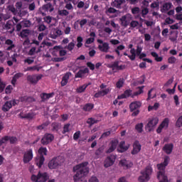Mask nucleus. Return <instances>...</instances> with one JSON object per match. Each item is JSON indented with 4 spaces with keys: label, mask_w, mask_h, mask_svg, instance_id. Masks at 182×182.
Returning <instances> with one entry per match:
<instances>
[{
    "label": "nucleus",
    "mask_w": 182,
    "mask_h": 182,
    "mask_svg": "<svg viewBox=\"0 0 182 182\" xmlns=\"http://www.w3.org/2000/svg\"><path fill=\"white\" fill-rule=\"evenodd\" d=\"M63 161H65V159H63L62 156L55 157L49 161L48 167L51 170H53V168H58L62 166Z\"/></svg>",
    "instance_id": "5"
},
{
    "label": "nucleus",
    "mask_w": 182,
    "mask_h": 182,
    "mask_svg": "<svg viewBox=\"0 0 182 182\" xmlns=\"http://www.w3.org/2000/svg\"><path fill=\"white\" fill-rule=\"evenodd\" d=\"M117 12V10H116L114 8L110 7L106 11V14H116Z\"/></svg>",
    "instance_id": "59"
},
{
    "label": "nucleus",
    "mask_w": 182,
    "mask_h": 182,
    "mask_svg": "<svg viewBox=\"0 0 182 182\" xmlns=\"http://www.w3.org/2000/svg\"><path fill=\"white\" fill-rule=\"evenodd\" d=\"M79 137H80V131L76 132L73 135L74 140H78Z\"/></svg>",
    "instance_id": "62"
},
{
    "label": "nucleus",
    "mask_w": 182,
    "mask_h": 182,
    "mask_svg": "<svg viewBox=\"0 0 182 182\" xmlns=\"http://www.w3.org/2000/svg\"><path fill=\"white\" fill-rule=\"evenodd\" d=\"M86 73H89V68H85L83 70H80L75 75V77H83Z\"/></svg>",
    "instance_id": "33"
},
{
    "label": "nucleus",
    "mask_w": 182,
    "mask_h": 182,
    "mask_svg": "<svg viewBox=\"0 0 182 182\" xmlns=\"http://www.w3.org/2000/svg\"><path fill=\"white\" fill-rule=\"evenodd\" d=\"M49 180V175L46 172H38L37 175L31 176V181L33 182H46Z\"/></svg>",
    "instance_id": "4"
},
{
    "label": "nucleus",
    "mask_w": 182,
    "mask_h": 182,
    "mask_svg": "<svg viewBox=\"0 0 182 182\" xmlns=\"http://www.w3.org/2000/svg\"><path fill=\"white\" fill-rule=\"evenodd\" d=\"M87 162H82L73 168V171L76 172L73 178L75 182H87L86 180L82 179L84 176L89 174V167H87Z\"/></svg>",
    "instance_id": "1"
},
{
    "label": "nucleus",
    "mask_w": 182,
    "mask_h": 182,
    "mask_svg": "<svg viewBox=\"0 0 182 182\" xmlns=\"http://www.w3.org/2000/svg\"><path fill=\"white\" fill-rule=\"evenodd\" d=\"M88 182H100V181L96 176H92L88 179Z\"/></svg>",
    "instance_id": "57"
},
{
    "label": "nucleus",
    "mask_w": 182,
    "mask_h": 182,
    "mask_svg": "<svg viewBox=\"0 0 182 182\" xmlns=\"http://www.w3.org/2000/svg\"><path fill=\"white\" fill-rule=\"evenodd\" d=\"M65 57H63V58H53L52 59H51V60L53 61V62H63V60H65Z\"/></svg>",
    "instance_id": "60"
},
{
    "label": "nucleus",
    "mask_w": 182,
    "mask_h": 182,
    "mask_svg": "<svg viewBox=\"0 0 182 182\" xmlns=\"http://www.w3.org/2000/svg\"><path fill=\"white\" fill-rule=\"evenodd\" d=\"M59 15H60V16H68V15H69V11H68V10H61L58 11Z\"/></svg>",
    "instance_id": "54"
},
{
    "label": "nucleus",
    "mask_w": 182,
    "mask_h": 182,
    "mask_svg": "<svg viewBox=\"0 0 182 182\" xmlns=\"http://www.w3.org/2000/svg\"><path fill=\"white\" fill-rule=\"evenodd\" d=\"M173 6V4L171 3H165L163 5L161 11L162 12H167V11H168L169 9H171V7Z\"/></svg>",
    "instance_id": "37"
},
{
    "label": "nucleus",
    "mask_w": 182,
    "mask_h": 182,
    "mask_svg": "<svg viewBox=\"0 0 182 182\" xmlns=\"http://www.w3.org/2000/svg\"><path fill=\"white\" fill-rule=\"evenodd\" d=\"M163 150L166 154H171L173 151V144H167L163 148Z\"/></svg>",
    "instance_id": "31"
},
{
    "label": "nucleus",
    "mask_w": 182,
    "mask_h": 182,
    "mask_svg": "<svg viewBox=\"0 0 182 182\" xmlns=\"http://www.w3.org/2000/svg\"><path fill=\"white\" fill-rule=\"evenodd\" d=\"M11 144H15V143H16V141H18V139L15 136H9V139Z\"/></svg>",
    "instance_id": "58"
},
{
    "label": "nucleus",
    "mask_w": 182,
    "mask_h": 182,
    "mask_svg": "<svg viewBox=\"0 0 182 182\" xmlns=\"http://www.w3.org/2000/svg\"><path fill=\"white\" fill-rule=\"evenodd\" d=\"M53 139L54 136L51 134H46L41 139V143L44 146H46V144H49V143H51Z\"/></svg>",
    "instance_id": "14"
},
{
    "label": "nucleus",
    "mask_w": 182,
    "mask_h": 182,
    "mask_svg": "<svg viewBox=\"0 0 182 182\" xmlns=\"http://www.w3.org/2000/svg\"><path fill=\"white\" fill-rule=\"evenodd\" d=\"M44 161H45V157H43V156H38L36 158V164L39 168L42 167V165L43 164Z\"/></svg>",
    "instance_id": "30"
},
{
    "label": "nucleus",
    "mask_w": 182,
    "mask_h": 182,
    "mask_svg": "<svg viewBox=\"0 0 182 182\" xmlns=\"http://www.w3.org/2000/svg\"><path fill=\"white\" fill-rule=\"evenodd\" d=\"M36 8V5L35 4V2L31 3L28 5V9L29 11H35V9Z\"/></svg>",
    "instance_id": "61"
},
{
    "label": "nucleus",
    "mask_w": 182,
    "mask_h": 182,
    "mask_svg": "<svg viewBox=\"0 0 182 182\" xmlns=\"http://www.w3.org/2000/svg\"><path fill=\"white\" fill-rule=\"evenodd\" d=\"M139 91L133 93L132 95V98H134L135 96H139V95H141V93H143V87H139Z\"/></svg>",
    "instance_id": "50"
},
{
    "label": "nucleus",
    "mask_w": 182,
    "mask_h": 182,
    "mask_svg": "<svg viewBox=\"0 0 182 182\" xmlns=\"http://www.w3.org/2000/svg\"><path fill=\"white\" fill-rule=\"evenodd\" d=\"M132 13L133 14V15H137L139 14H140V8L139 7H134L132 9Z\"/></svg>",
    "instance_id": "56"
},
{
    "label": "nucleus",
    "mask_w": 182,
    "mask_h": 182,
    "mask_svg": "<svg viewBox=\"0 0 182 182\" xmlns=\"http://www.w3.org/2000/svg\"><path fill=\"white\" fill-rule=\"evenodd\" d=\"M5 43L6 45L9 46L6 48V50H12V48H15V44H14V41L11 39H7Z\"/></svg>",
    "instance_id": "34"
},
{
    "label": "nucleus",
    "mask_w": 182,
    "mask_h": 182,
    "mask_svg": "<svg viewBox=\"0 0 182 182\" xmlns=\"http://www.w3.org/2000/svg\"><path fill=\"white\" fill-rule=\"evenodd\" d=\"M21 38H26L29 36V30H23L21 32Z\"/></svg>",
    "instance_id": "52"
},
{
    "label": "nucleus",
    "mask_w": 182,
    "mask_h": 182,
    "mask_svg": "<svg viewBox=\"0 0 182 182\" xmlns=\"http://www.w3.org/2000/svg\"><path fill=\"white\" fill-rule=\"evenodd\" d=\"M119 21L121 22L122 26H124L125 28L130 25L131 21H133V16L130 14H127L124 16H122Z\"/></svg>",
    "instance_id": "7"
},
{
    "label": "nucleus",
    "mask_w": 182,
    "mask_h": 182,
    "mask_svg": "<svg viewBox=\"0 0 182 182\" xmlns=\"http://www.w3.org/2000/svg\"><path fill=\"white\" fill-rule=\"evenodd\" d=\"M151 56L155 58V60H156V62H161L163 60V58L159 57V54H157V53H156V52H151Z\"/></svg>",
    "instance_id": "40"
},
{
    "label": "nucleus",
    "mask_w": 182,
    "mask_h": 182,
    "mask_svg": "<svg viewBox=\"0 0 182 182\" xmlns=\"http://www.w3.org/2000/svg\"><path fill=\"white\" fill-rule=\"evenodd\" d=\"M169 161L170 158L168 156H166L164 158V163L157 165L158 170L159 171L158 172L157 177L159 182H168V178H167V176H166L164 170H166V166L168 165Z\"/></svg>",
    "instance_id": "2"
},
{
    "label": "nucleus",
    "mask_w": 182,
    "mask_h": 182,
    "mask_svg": "<svg viewBox=\"0 0 182 182\" xmlns=\"http://www.w3.org/2000/svg\"><path fill=\"white\" fill-rule=\"evenodd\" d=\"M93 104L88 103L84 106L83 109L85 110V112H90V110L93 109Z\"/></svg>",
    "instance_id": "42"
},
{
    "label": "nucleus",
    "mask_w": 182,
    "mask_h": 182,
    "mask_svg": "<svg viewBox=\"0 0 182 182\" xmlns=\"http://www.w3.org/2000/svg\"><path fill=\"white\" fill-rule=\"evenodd\" d=\"M110 87L101 90L95 94L94 97L98 98L102 97L103 96H106V95H109V93H110Z\"/></svg>",
    "instance_id": "17"
},
{
    "label": "nucleus",
    "mask_w": 182,
    "mask_h": 182,
    "mask_svg": "<svg viewBox=\"0 0 182 182\" xmlns=\"http://www.w3.org/2000/svg\"><path fill=\"white\" fill-rule=\"evenodd\" d=\"M60 35H62V31L58 28H53L50 32V37L52 38V39H56V38L60 36Z\"/></svg>",
    "instance_id": "22"
},
{
    "label": "nucleus",
    "mask_w": 182,
    "mask_h": 182,
    "mask_svg": "<svg viewBox=\"0 0 182 182\" xmlns=\"http://www.w3.org/2000/svg\"><path fill=\"white\" fill-rule=\"evenodd\" d=\"M130 53H131V55H128V58L130 59V60H135L136 56H137L136 49L132 48L130 50Z\"/></svg>",
    "instance_id": "36"
},
{
    "label": "nucleus",
    "mask_w": 182,
    "mask_h": 182,
    "mask_svg": "<svg viewBox=\"0 0 182 182\" xmlns=\"http://www.w3.org/2000/svg\"><path fill=\"white\" fill-rule=\"evenodd\" d=\"M159 124V118L154 117L149 119L147 124L145 127L148 132H153L156 129V126Z\"/></svg>",
    "instance_id": "6"
},
{
    "label": "nucleus",
    "mask_w": 182,
    "mask_h": 182,
    "mask_svg": "<svg viewBox=\"0 0 182 182\" xmlns=\"http://www.w3.org/2000/svg\"><path fill=\"white\" fill-rule=\"evenodd\" d=\"M109 68H111L114 72H117V70H123V69H124V65H119V61H115L109 65Z\"/></svg>",
    "instance_id": "20"
},
{
    "label": "nucleus",
    "mask_w": 182,
    "mask_h": 182,
    "mask_svg": "<svg viewBox=\"0 0 182 182\" xmlns=\"http://www.w3.org/2000/svg\"><path fill=\"white\" fill-rule=\"evenodd\" d=\"M168 123H170V119H168V118H165L157 128L156 132L161 133L163 129H167V127H168Z\"/></svg>",
    "instance_id": "15"
},
{
    "label": "nucleus",
    "mask_w": 182,
    "mask_h": 182,
    "mask_svg": "<svg viewBox=\"0 0 182 182\" xmlns=\"http://www.w3.org/2000/svg\"><path fill=\"white\" fill-rule=\"evenodd\" d=\"M14 25H15V23L14 22V21L9 20L4 25V29L9 31V33H13L14 31H15V28H14Z\"/></svg>",
    "instance_id": "12"
},
{
    "label": "nucleus",
    "mask_w": 182,
    "mask_h": 182,
    "mask_svg": "<svg viewBox=\"0 0 182 182\" xmlns=\"http://www.w3.org/2000/svg\"><path fill=\"white\" fill-rule=\"evenodd\" d=\"M181 25L182 24H181V23L173 24V25L171 26V29H173V30L174 29H179V28Z\"/></svg>",
    "instance_id": "64"
},
{
    "label": "nucleus",
    "mask_w": 182,
    "mask_h": 182,
    "mask_svg": "<svg viewBox=\"0 0 182 182\" xmlns=\"http://www.w3.org/2000/svg\"><path fill=\"white\" fill-rule=\"evenodd\" d=\"M124 2H126V0H114L112 5L115 8H120L122 6V4H124Z\"/></svg>",
    "instance_id": "35"
},
{
    "label": "nucleus",
    "mask_w": 182,
    "mask_h": 182,
    "mask_svg": "<svg viewBox=\"0 0 182 182\" xmlns=\"http://www.w3.org/2000/svg\"><path fill=\"white\" fill-rule=\"evenodd\" d=\"M87 124L90 126H93L95 123H97V121L93 118H89L87 121Z\"/></svg>",
    "instance_id": "53"
},
{
    "label": "nucleus",
    "mask_w": 182,
    "mask_h": 182,
    "mask_svg": "<svg viewBox=\"0 0 182 182\" xmlns=\"http://www.w3.org/2000/svg\"><path fill=\"white\" fill-rule=\"evenodd\" d=\"M18 116L21 119H27L28 120H32V119L35 117L36 114L33 112H29L27 114L20 113Z\"/></svg>",
    "instance_id": "24"
},
{
    "label": "nucleus",
    "mask_w": 182,
    "mask_h": 182,
    "mask_svg": "<svg viewBox=\"0 0 182 182\" xmlns=\"http://www.w3.org/2000/svg\"><path fill=\"white\" fill-rule=\"evenodd\" d=\"M149 14V9L146 7H141V15L142 18H146V15Z\"/></svg>",
    "instance_id": "44"
},
{
    "label": "nucleus",
    "mask_w": 182,
    "mask_h": 182,
    "mask_svg": "<svg viewBox=\"0 0 182 182\" xmlns=\"http://www.w3.org/2000/svg\"><path fill=\"white\" fill-rule=\"evenodd\" d=\"M70 76H72V73H66L62 78L61 80V86H66V85H68V82H69V77H70Z\"/></svg>",
    "instance_id": "23"
},
{
    "label": "nucleus",
    "mask_w": 182,
    "mask_h": 182,
    "mask_svg": "<svg viewBox=\"0 0 182 182\" xmlns=\"http://www.w3.org/2000/svg\"><path fill=\"white\" fill-rule=\"evenodd\" d=\"M141 150V144L139 141H135L133 144V150L132 154H137Z\"/></svg>",
    "instance_id": "19"
},
{
    "label": "nucleus",
    "mask_w": 182,
    "mask_h": 182,
    "mask_svg": "<svg viewBox=\"0 0 182 182\" xmlns=\"http://www.w3.org/2000/svg\"><path fill=\"white\" fill-rule=\"evenodd\" d=\"M124 144H126V142L124 141H121L119 143V148L117 149L119 153H124V151L129 149V146H124Z\"/></svg>",
    "instance_id": "29"
},
{
    "label": "nucleus",
    "mask_w": 182,
    "mask_h": 182,
    "mask_svg": "<svg viewBox=\"0 0 182 182\" xmlns=\"http://www.w3.org/2000/svg\"><path fill=\"white\" fill-rule=\"evenodd\" d=\"M118 144H119V141H117V139L112 140L109 144V147L107 151V153H112V151H114Z\"/></svg>",
    "instance_id": "21"
},
{
    "label": "nucleus",
    "mask_w": 182,
    "mask_h": 182,
    "mask_svg": "<svg viewBox=\"0 0 182 182\" xmlns=\"http://www.w3.org/2000/svg\"><path fill=\"white\" fill-rule=\"evenodd\" d=\"M114 161H116V156L111 155L105 159L104 166L106 168L110 167V166H113V164H114Z\"/></svg>",
    "instance_id": "13"
},
{
    "label": "nucleus",
    "mask_w": 182,
    "mask_h": 182,
    "mask_svg": "<svg viewBox=\"0 0 182 182\" xmlns=\"http://www.w3.org/2000/svg\"><path fill=\"white\" fill-rule=\"evenodd\" d=\"M38 153L40 154V156H46V153H48V149H46V148H43V147H41L38 149Z\"/></svg>",
    "instance_id": "47"
},
{
    "label": "nucleus",
    "mask_w": 182,
    "mask_h": 182,
    "mask_svg": "<svg viewBox=\"0 0 182 182\" xmlns=\"http://www.w3.org/2000/svg\"><path fill=\"white\" fill-rule=\"evenodd\" d=\"M89 86L87 84H85L83 85H81L77 88V93H83L85 90H86V88Z\"/></svg>",
    "instance_id": "39"
},
{
    "label": "nucleus",
    "mask_w": 182,
    "mask_h": 182,
    "mask_svg": "<svg viewBox=\"0 0 182 182\" xmlns=\"http://www.w3.org/2000/svg\"><path fill=\"white\" fill-rule=\"evenodd\" d=\"M16 104V101L15 100L6 102L2 107L3 112H9L12 109V106H15Z\"/></svg>",
    "instance_id": "11"
},
{
    "label": "nucleus",
    "mask_w": 182,
    "mask_h": 182,
    "mask_svg": "<svg viewBox=\"0 0 182 182\" xmlns=\"http://www.w3.org/2000/svg\"><path fill=\"white\" fill-rule=\"evenodd\" d=\"M133 96V91L132 90H127L123 94L118 96V99H127V97H132Z\"/></svg>",
    "instance_id": "25"
},
{
    "label": "nucleus",
    "mask_w": 182,
    "mask_h": 182,
    "mask_svg": "<svg viewBox=\"0 0 182 182\" xmlns=\"http://www.w3.org/2000/svg\"><path fill=\"white\" fill-rule=\"evenodd\" d=\"M33 159V151L32 149L26 151L23 154V161L25 164L29 163Z\"/></svg>",
    "instance_id": "9"
},
{
    "label": "nucleus",
    "mask_w": 182,
    "mask_h": 182,
    "mask_svg": "<svg viewBox=\"0 0 182 182\" xmlns=\"http://www.w3.org/2000/svg\"><path fill=\"white\" fill-rule=\"evenodd\" d=\"M21 100L22 102H28V103H31L32 102H35V99H33V97H27V96L22 97L21 98Z\"/></svg>",
    "instance_id": "38"
},
{
    "label": "nucleus",
    "mask_w": 182,
    "mask_h": 182,
    "mask_svg": "<svg viewBox=\"0 0 182 182\" xmlns=\"http://www.w3.org/2000/svg\"><path fill=\"white\" fill-rule=\"evenodd\" d=\"M153 173L151 166H146L145 169L141 171V176L138 178L139 182H147L150 180V176Z\"/></svg>",
    "instance_id": "3"
},
{
    "label": "nucleus",
    "mask_w": 182,
    "mask_h": 182,
    "mask_svg": "<svg viewBox=\"0 0 182 182\" xmlns=\"http://www.w3.org/2000/svg\"><path fill=\"white\" fill-rule=\"evenodd\" d=\"M60 49H63V47H62V46H55L50 49V50L53 56H58V52H59Z\"/></svg>",
    "instance_id": "32"
},
{
    "label": "nucleus",
    "mask_w": 182,
    "mask_h": 182,
    "mask_svg": "<svg viewBox=\"0 0 182 182\" xmlns=\"http://www.w3.org/2000/svg\"><path fill=\"white\" fill-rule=\"evenodd\" d=\"M129 25L131 28H139V23L137 21H131Z\"/></svg>",
    "instance_id": "51"
},
{
    "label": "nucleus",
    "mask_w": 182,
    "mask_h": 182,
    "mask_svg": "<svg viewBox=\"0 0 182 182\" xmlns=\"http://www.w3.org/2000/svg\"><path fill=\"white\" fill-rule=\"evenodd\" d=\"M21 25L23 28H29L31 25V21L28 20H23L21 21Z\"/></svg>",
    "instance_id": "48"
},
{
    "label": "nucleus",
    "mask_w": 182,
    "mask_h": 182,
    "mask_svg": "<svg viewBox=\"0 0 182 182\" xmlns=\"http://www.w3.org/2000/svg\"><path fill=\"white\" fill-rule=\"evenodd\" d=\"M70 127V124H66L64 125L63 133L65 134V133H68L70 131L69 128Z\"/></svg>",
    "instance_id": "55"
},
{
    "label": "nucleus",
    "mask_w": 182,
    "mask_h": 182,
    "mask_svg": "<svg viewBox=\"0 0 182 182\" xmlns=\"http://www.w3.org/2000/svg\"><path fill=\"white\" fill-rule=\"evenodd\" d=\"M119 166L121 167H123L125 170H127V168H130L133 166V163L130 161H127L126 159H122L119 161Z\"/></svg>",
    "instance_id": "18"
},
{
    "label": "nucleus",
    "mask_w": 182,
    "mask_h": 182,
    "mask_svg": "<svg viewBox=\"0 0 182 182\" xmlns=\"http://www.w3.org/2000/svg\"><path fill=\"white\" fill-rule=\"evenodd\" d=\"M97 42L100 43L98 46L99 50H100V52H104V53H109L110 50V46L109 45V43L103 42L100 39H98Z\"/></svg>",
    "instance_id": "8"
},
{
    "label": "nucleus",
    "mask_w": 182,
    "mask_h": 182,
    "mask_svg": "<svg viewBox=\"0 0 182 182\" xmlns=\"http://www.w3.org/2000/svg\"><path fill=\"white\" fill-rule=\"evenodd\" d=\"M176 126L177 127H182V116L180 117L178 120L176 121Z\"/></svg>",
    "instance_id": "63"
},
{
    "label": "nucleus",
    "mask_w": 182,
    "mask_h": 182,
    "mask_svg": "<svg viewBox=\"0 0 182 182\" xmlns=\"http://www.w3.org/2000/svg\"><path fill=\"white\" fill-rule=\"evenodd\" d=\"M140 106H141V102L139 101H134L129 105V108H130V110L133 112L134 110L139 109Z\"/></svg>",
    "instance_id": "28"
},
{
    "label": "nucleus",
    "mask_w": 182,
    "mask_h": 182,
    "mask_svg": "<svg viewBox=\"0 0 182 182\" xmlns=\"http://www.w3.org/2000/svg\"><path fill=\"white\" fill-rule=\"evenodd\" d=\"M143 123L137 124L135 126V130H136L138 133H141L143 132Z\"/></svg>",
    "instance_id": "45"
},
{
    "label": "nucleus",
    "mask_w": 182,
    "mask_h": 182,
    "mask_svg": "<svg viewBox=\"0 0 182 182\" xmlns=\"http://www.w3.org/2000/svg\"><path fill=\"white\" fill-rule=\"evenodd\" d=\"M53 96H55V93L54 92H51V93H42L41 94V98L42 102H46L47 100H49V99L52 98Z\"/></svg>",
    "instance_id": "26"
},
{
    "label": "nucleus",
    "mask_w": 182,
    "mask_h": 182,
    "mask_svg": "<svg viewBox=\"0 0 182 182\" xmlns=\"http://www.w3.org/2000/svg\"><path fill=\"white\" fill-rule=\"evenodd\" d=\"M26 70L29 72H33V70H37V72H39L40 68L37 65H34L33 67H28Z\"/></svg>",
    "instance_id": "49"
},
{
    "label": "nucleus",
    "mask_w": 182,
    "mask_h": 182,
    "mask_svg": "<svg viewBox=\"0 0 182 182\" xmlns=\"http://www.w3.org/2000/svg\"><path fill=\"white\" fill-rule=\"evenodd\" d=\"M23 76V74L21 73H18L15 74L11 80V85L15 87L16 86V82H18V79L22 77Z\"/></svg>",
    "instance_id": "27"
},
{
    "label": "nucleus",
    "mask_w": 182,
    "mask_h": 182,
    "mask_svg": "<svg viewBox=\"0 0 182 182\" xmlns=\"http://www.w3.org/2000/svg\"><path fill=\"white\" fill-rule=\"evenodd\" d=\"M65 49H67L70 52H72V50L75 49V43L73 42L69 43L68 45L65 47Z\"/></svg>",
    "instance_id": "43"
},
{
    "label": "nucleus",
    "mask_w": 182,
    "mask_h": 182,
    "mask_svg": "<svg viewBox=\"0 0 182 182\" xmlns=\"http://www.w3.org/2000/svg\"><path fill=\"white\" fill-rule=\"evenodd\" d=\"M124 85V79L120 78L118 82H117L116 86L118 89H120L121 87H123V85Z\"/></svg>",
    "instance_id": "46"
},
{
    "label": "nucleus",
    "mask_w": 182,
    "mask_h": 182,
    "mask_svg": "<svg viewBox=\"0 0 182 182\" xmlns=\"http://www.w3.org/2000/svg\"><path fill=\"white\" fill-rule=\"evenodd\" d=\"M42 79V75H28L27 80L30 82V83H33V85H36L39 80Z\"/></svg>",
    "instance_id": "10"
},
{
    "label": "nucleus",
    "mask_w": 182,
    "mask_h": 182,
    "mask_svg": "<svg viewBox=\"0 0 182 182\" xmlns=\"http://www.w3.org/2000/svg\"><path fill=\"white\" fill-rule=\"evenodd\" d=\"M48 11H49L50 12H52V11H53V8H52V4L50 3L45 4L39 9V11L42 14V15H45V12H48Z\"/></svg>",
    "instance_id": "16"
},
{
    "label": "nucleus",
    "mask_w": 182,
    "mask_h": 182,
    "mask_svg": "<svg viewBox=\"0 0 182 182\" xmlns=\"http://www.w3.org/2000/svg\"><path fill=\"white\" fill-rule=\"evenodd\" d=\"M83 38H82V36H78L77 38V48H82V46H83Z\"/></svg>",
    "instance_id": "41"
}]
</instances>
